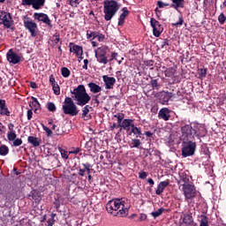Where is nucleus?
Returning a JSON list of instances; mask_svg holds the SVG:
<instances>
[{
	"instance_id": "nucleus-57",
	"label": "nucleus",
	"mask_w": 226,
	"mask_h": 226,
	"mask_svg": "<svg viewBox=\"0 0 226 226\" xmlns=\"http://www.w3.org/2000/svg\"><path fill=\"white\" fill-rule=\"evenodd\" d=\"M47 223L48 226H54V223H56V219H49Z\"/></svg>"
},
{
	"instance_id": "nucleus-22",
	"label": "nucleus",
	"mask_w": 226,
	"mask_h": 226,
	"mask_svg": "<svg viewBox=\"0 0 226 226\" xmlns=\"http://www.w3.org/2000/svg\"><path fill=\"white\" fill-rule=\"evenodd\" d=\"M29 197H31L33 200H35V202H40L41 200V192L38 190H33L29 193Z\"/></svg>"
},
{
	"instance_id": "nucleus-2",
	"label": "nucleus",
	"mask_w": 226,
	"mask_h": 226,
	"mask_svg": "<svg viewBox=\"0 0 226 226\" xmlns=\"http://www.w3.org/2000/svg\"><path fill=\"white\" fill-rule=\"evenodd\" d=\"M71 94H74V100L79 107H84V105H87L91 102V96L86 92L84 85H79L73 91H71Z\"/></svg>"
},
{
	"instance_id": "nucleus-28",
	"label": "nucleus",
	"mask_w": 226,
	"mask_h": 226,
	"mask_svg": "<svg viewBox=\"0 0 226 226\" xmlns=\"http://www.w3.org/2000/svg\"><path fill=\"white\" fill-rule=\"evenodd\" d=\"M45 5V0H34V4H32L34 10H40L41 6Z\"/></svg>"
},
{
	"instance_id": "nucleus-55",
	"label": "nucleus",
	"mask_w": 226,
	"mask_h": 226,
	"mask_svg": "<svg viewBox=\"0 0 226 226\" xmlns=\"http://www.w3.org/2000/svg\"><path fill=\"white\" fill-rule=\"evenodd\" d=\"M49 82L51 86L56 85L57 83L56 82V79L54 78V75H50L49 77Z\"/></svg>"
},
{
	"instance_id": "nucleus-34",
	"label": "nucleus",
	"mask_w": 226,
	"mask_h": 226,
	"mask_svg": "<svg viewBox=\"0 0 226 226\" xmlns=\"http://www.w3.org/2000/svg\"><path fill=\"white\" fill-rule=\"evenodd\" d=\"M150 86H152L153 89H160V84H158V79H153V78H151Z\"/></svg>"
},
{
	"instance_id": "nucleus-31",
	"label": "nucleus",
	"mask_w": 226,
	"mask_h": 226,
	"mask_svg": "<svg viewBox=\"0 0 226 226\" xmlns=\"http://www.w3.org/2000/svg\"><path fill=\"white\" fill-rule=\"evenodd\" d=\"M10 153V148L6 145H2L0 147V156H6Z\"/></svg>"
},
{
	"instance_id": "nucleus-4",
	"label": "nucleus",
	"mask_w": 226,
	"mask_h": 226,
	"mask_svg": "<svg viewBox=\"0 0 226 226\" xmlns=\"http://www.w3.org/2000/svg\"><path fill=\"white\" fill-rule=\"evenodd\" d=\"M64 114L68 116H79V109L71 97H66L64 100V104L62 107Z\"/></svg>"
},
{
	"instance_id": "nucleus-9",
	"label": "nucleus",
	"mask_w": 226,
	"mask_h": 226,
	"mask_svg": "<svg viewBox=\"0 0 226 226\" xmlns=\"http://www.w3.org/2000/svg\"><path fill=\"white\" fill-rule=\"evenodd\" d=\"M151 26L153 27L154 36L158 38L162 33H163V26L154 18L150 19Z\"/></svg>"
},
{
	"instance_id": "nucleus-20",
	"label": "nucleus",
	"mask_w": 226,
	"mask_h": 226,
	"mask_svg": "<svg viewBox=\"0 0 226 226\" xmlns=\"http://www.w3.org/2000/svg\"><path fill=\"white\" fill-rule=\"evenodd\" d=\"M169 186V181H162L159 183L157 189L155 190L156 195H162L163 193V190Z\"/></svg>"
},
{
	"instance_id": "nucleus-7",
	"label": "nucleus",
	"mask_w": 226,
	"mask_h": 226,
	"mask_svg": "<svg viewBox=\"0 0 226 226\" xmlns=\"http://www.w3.org/2000/svg\"><path fill=\"white\" fill-rule=\"evenodd\" d=\"M182 192L185 195V200H192L197 197V189L195 185L188 183L182 185Z\"/></svg>"
},
{
	"instance_id": "nucleus-56",
	"label": "nucleus",
	"mask_w": 226,
	"mask_h": 226,
	"mask_svg": "<svg viewBox=\"0 0 226 226\" xmlns=\"http://www.w3.org/2000/svg\"><path fill=\"white\" fill-rule=\"evenodd\" d=\"M27 119L28 121H31V119H33V109L27 110Z\"/></svg>"
},
{
	"instance_id": "nucleus-62",
	"label": "nucleus",
	"mask_w": 226,
	"mask_h": 226,
	"mask_svg": "<svg viewBox=\"0 0 226 226\" xmlns=\"http://www.w3.org/2000/svg\"><path fill=\"white\" fill-rule=\"evenodd\" d=\"M30 87H32V89H36V87H38V85H36L35 82L31 81L30 82Z\"/></svg>"
},
{
	"instance_id": "nucleus-46",
	"label": "nucleus",
	"mask_w": 226,
	"mask_h": 226,
	"mask_svg": "<svg viewBox=\"0 0 226 226\" xmlns=\"http://www.w3.org/2000/svg\"><path fill=\"white\" fill-rule=\"evenodd\" d=\"M41 126L44 130V132H46L47 136L50 137V135H52V130H50L49 127L45 126V124H41Z\"/></svg>"
},
{
	"instance_id": "nucleus-30",
	"label": "nucleus",
	"mask_w": 226,
	"mask_h": 226,
	"mask_svg": "<svg viewBox=\"0 0 226 226\" xmlns=\"http://www.w3.org/2000/svg\"><path fill=\"white\" fill-rule=\"evenodd\" d=\"M165 77H169L170 79H172L174 75H176V69L173 67L168 68L165 72Z\"/></svg>"
},
{
	"instance_id": "nucleus-3",
	"label": "nucleus",
	"mask_w": 226,
	"mask_h": 226,
	"mask_svg": "<svg viewBox=\"0 0 226 226\" xmlns=\"http://www.w3.org/2000/svg\"><path fill=\"white\" fill-rule=\"evenodd\" d=\"M119 11V4L115 0H105L103 2L104 20H112Z\"/></svg>"
},
{
	"instance_id": "nucleus-45",
	"label": "nucleus",
	"mask_w": 226,
	"mask_h": 226,
	"mask_svg": "<svg viewBox=\"0 0 226 226\" xmlns=\"http://www.w3.org/2000/svg\"><path fill=\"white\" fill-rule=\"evenodd\" d=\"M60 153H61L62 158L68 160V157H69L68 151H66L63 148H60Z\"/></svg>"
},
{
	"instance_id": "nucleus-32",
	"label": "nucleus",
	"mask_w": 226,
	"mask_h": 226,
	"mask_svg": "<svg viewBox=\"0 0 226 226\" xmlns=\"http://www.w3.org/2000/svg\"><path fill=\"white\" fill-rule=\"evenodd\" d=\"M107 56V50L104 48H98L97 51H95V57Z\"/></svg>"
},
{
	"instance_id": "nucleus-11",
	"label": "nucleus",
	"mask_w": 226,
	"mask_h": 226,
	"mask_svg": "<svg viewBox=\"0 0 226 226\" xmlns=\"http://www.w3.org/2000/svg\"><path fill=\"white\" fill-rule=\"evenodd\" d=\"M0 20H2V24H4V27L7 29L11 27L13 20H11V14H10V12H2V15H0Z\"/></svg>"
},
{
	"instance_id": "nucleus-19",
	"label": "nucleus",
	"mask_w": 226,
	"mask_h": 226,
	"mask_svg": "<svg viewBox=\"0 0 226 226\" xmlns=\"http://www.w3.org/2000/svg\"><path fill=\"white\" fill-rule=\"evenodd\" d=\"M162 96H163L162 104L169 105V101L172 100V98H176L177 95L172 92H163Z\"/></svg>"
},
{
	"instance_id": "nucleus-59",
	"label": "nucleus",
	"mask_w": 226,
	"mask_h": 226,
	"mask_svg": "<svg viewBox=\"0 0 226 226\" xmlns=\"http://www.w3.org/2000/svg\"><path fill=\"white\" fill-rule=\"evenodd\" d=\"M115 128H121V125H119V124H113L112 125H110L109 130L113 132Z\"/></svg>"
},
{
	"instance_id": "nucleus-48",
	"label": "nucleus",
	"mask_w": 226,
	"mask_h": 226,
	"mask_svg": "<svg viewBox=\"0 0 226 226\" xmlns=\"http://www.w3.org/2000/svg\"><path fill=\"white\" fill-rule=\"evenodd\" d=\"M13 146L15 147H19V146H22V139H15L13 141Z\"/></svg>"
},
{
	"instance_id": "nucleus-50",
	"label": "nucleus",
	"mask_w": 226,
	"mask_h": 226,
	"mask_svg": "<svg viewBox=\"0 0 226 226\" xmlns=\"http://www.w3.org/2000/svg\"><path fill=\"white\" fill-rule=\"evenodd\" d=\"M157 6H159V8H165V6H170V4H167V3H163L162 1H158L157 2Z\"/></svg>"
},
{
	"instance_id": "nucleus-44",
	"label": "nucleus",
	"mask_w": 226,
	"mask_h": 226,
	"mask_svg": "<svg viewBox=\"0 0 226 226\" xmlns=\"http://www.w3.org/2000/svg\"><path fill=\"white\" fill-rule=\"evenodd\" d=\"M83 167H85V170L87 172V176L91 175V164L87 162L83 164Z\"/></svg>"
},
{
	"instance_id": "nucleus-10",
	"label": "nucleus",
	"mask_w": 226,
	"mask_h": 226,
	"mask_svg": "<svg viewBox=\"0 0 226 226\" xmlns=\"http://www.w3.org/2000/svg\"><path fill=\"white\" fill-rule=\"evenodd\" d=\"M34 18L35 20H38L39 22H43L44 24H47L49 27H52V21L50 19H49V16L45 13H37L35 12L34 14Z\"/></svg>"
},
{
	"instance_id": "nucleus-36",
	"label": "nucleus",
	"mask_w": 226,
	"mask_h": 226,
	"mask_svg": "<svg viewBox=\"0 0 226 226\" xmlns=\"http://www.w3.org/2000/svg\"><path fill=\"white\" fill-rule=\"evenodd\" d=\"M163 211H165V208L161 207L157 211L152 212L151 215L154 216V218H158V216H161V215L163 214Z\"/></svg>"
},
{
	"instance_id": "nucleus-25",
	"label": "nucleus",
	"mask_w": 226,
	"mask_h": 226,
	"mask_svg": "<svg viewBox=\"0 0 226 226\" xmlns=\"http://www.w3.org/2000/svg\"><path fill=\"white\" fill-rule=\"evenodd\" d=\"M88 87L91 93H94V94H96V93H100V91H102V87L94 82L88 83Z\"/></svg>"
},
{
	"instance_id": "nucleus-42",
	"label": "nucleus",
	"mask_w": 226,
	"mask_h": 226,
	"mask_svg": "<svg viewBox=\"0 0 226 226\" xmlns=\"http://www.w3.org/2000/svg\"><path fill=\"white\" fill-rule=\"evenodd\" d=\"M34 0H22L21 4L23 6H33Z\"/></svg>"
},
{
	"instance_id": "nucleus-21",
	"label": "nucleus",
	"mask_w": 226,
	"mask_h": 226,
	"mask_svg": "<svg viewBox=\"0 0 226 226\" xmlns=\"http://www.w3.org/2000/svg\"><path fill=\"white\" fill-rule=\"evenodd\" d=\"M70 52L76 54L77 57H82V54H84L82 47L79 45H73L72 48H70Z\"/></svg>"
},
{
	"instance_id": "nucleus-51",
	"label": "nucleus",
	"mask_w": 226,
	"mask_h": 226,
	"mask_svg": "<svg viewBox=\"0 0 226 226\" xmlns=\"http://www.w3.org/2000/svg\"><path fill=\"white\" fill-rule=\"evenodd\" d=\"M183 22H184L183 17L180 16L179 19H178V22L172 23V26H183Z\"/></svg>"
},
{
	"instance_id": "nucleus-64",
	"label": "nucleus",
	"mask_w": 226,
	"mask_h": 226,
	"mask_svg": "<svg viewBox=\"0 0 226 226\" xmlns=\"http://www.w3.org/2000/svg\"><path fill=\"white\" fill-rule=\"evenodd\" d=\"M98 33L97 32H92V38L93 40H94V38H96L98 36Z\"/></svg>"
},
{
	"instance_id": "nucleus-49",
	"label": "nucleus",
	"mask_w": 226,
	"mask_h": 226,
	"mask_svg": "<svg viewBox=\"0 0 226 226\" xmlns=\"http://www.w3.org/2000/svg\"><path fill=\"white\" fill-rule=\"evenodd\" d=\"M132 147H139L140 146V139H132Z\"/></svg>"
},
{
	"instance_id": "nucleus-38",
	"label": "nucleus",
	"mask_w": 226,
	"mask_h": 226,
	"mask_svg": "<svg viewBox=\"0 0 226 226\" xmlns=\"http://www.w3.org/2000/svg\"><path fill=\"white\" fill-rule=\"evenodd\" d=\"M52 89H53L54 94H56V96H59V94H61V88L59 87V85L57 83L56 85L52 86Z\"/></svg>"
},
{
	"instance_id": "nucleus-15",
	"label": "nucleus",
	"mask_w": 226,
	"mask_h": 226,
	"mask_svg": "<svg viewBox=\"0 0 226 226\" xmlns=\"http://www.w3.org/2000/svg\"><path fill=\"white\" fill-rule=\"evenodd\" d=\"M133 119H128V118H125L122 121V123L119 124L120 126V132L122 130H125L126 132H130V128H132L133 127Z\"/></svg>"
},
{
	"instance_id": "nucleus-52",
	"label": "nucleus",
	"mask_w": 226,
	"mask_h": 226,
	"mask_svg": "<svg viewBox=\"0 0 226 226\" xmlns=\"http://www.w3.org/2000/svg\"><path fill=\"white\" fill-rule=\"evenodd\" d=\"M139 179H146V177H147V172H146V171L139 172Z\"/></svg>"
},
{
	"instance_id": "nucleus-47",
	"label": "nucleus",
	"mask_w": 226,
	"mask_h": 226,
	"mask_svg": "<svg viewBox=\"0 0 226 226\" xmlns=\"http://www.w3.org/2000/svg\"><path fill=\"white\" fill-rule=\"evenodd\" d=\"M226 17L225 14L221 13L218 17V21L220 24H225Z\"/></svg>"
},
{
	"instance_id": "nucleus-63",
	"label": "nucleus",
	"mask_w": 226,
	"mask_h": 226,
	"mask_svg": "<svg viewBox=\"0 0 226 226\" xmlns=\"http://www.w3.org/2000/svg\"><path fill=\"white\" fill-rule=\"evenodd\" d=\"M167 46H169V41L165 40V41H162V47L163 49V47H167Z\"/></svg>"
},
{
	"instance_id": "nucleus-17",
	"label": "nucleus",
	"mask_w": 226,
	"mask_h": 226,
	"mask_svg": "<svg viewBox=\"0 0 226 226\" xmlns=\"http://www.w3.org/2000/svg\"><path fill=\"white\" fill-rule=\"evenodd\" d=\"M32 100L33 101L29 102V107L35 114H38V110H41V105H40L38 99L35 97H32Z\"/></svg>"
},
{
	"instance_id": "nucleus-33",
	"label": "nucleus",
	"mask_w": 226,
	"mask_h": 226,
	"mask_svg": "<svg viewBox=\"0 0 226 226\" xmlns=\"http://www.w3.org/2000/svg\"><path fill=\"white\" fill-rule=\"evenodd\" d=\"M132 133H133L134 135H137L138 137H140V135H142V132L140 131V128L135 126V124L132 127Z\"/></svg>"
},
{
	"instance_id": "nucleus-18",
	"label": "nucleus",
	"mask_w": 226,
	"mask_h": 226,
	"mask_svg": "<svg viewBox=\"0 0 226 226\" xmlns=\"http://www.w3.org/2000/svg\"><path fill=\"white\" fill-rule=\"evenodd\" d=\"M0 115L10 116V109H8V106H6L5 100H0Z\"/></svg>"
},
{
	"instance_id": "nucleus-23",
	"label": "nucleus",
	"mask_w": 226,
	"mask_h": 226,
	"mask_svg": "<svg viewBox=\"0 0 226 226\" xmlns=\"http://www.w3.org/2000/svg\"><path fill=\"white\" fill-rule=\"evenodd\" d=\"M89 109H91V107L89 105H86L82 109L81 117L84 119V121H89V119L92 117L89 114Z\"/></svg>"
},
{
	"instance_id": "nucleus-13",
	"label": "nucleus",
	"mask_w": 226,
	"mask_h": 226,
	"mask_svg": "<svg viewBox=\"0 0 226 226\" xmlns=\"http://www.w3.org/2000/svg\"><path fill=\"white\" fill-rule=\"evenodd\" d=\"M6 57L7 61H9V63H11L12 64H19V62L21 59V57L17 55V53L13 52V49H10L7 52Z\"/></svg>"
},
{
	"instance_id": "nucleus-60",
	"label": "nucleus",
	"mask_w": 226,
	"mask_h": 226,
	"mask_svg": "<svg viewBox=\"0 0 226 226\" xmlns=\"http://www.w3.org/2000/svg\"><path fill=\"white\" fill-rule=\"evenodd\" d=\"M96 38H97L98 41H103V40H105V35L99 34Z\"/></svg>"
},
{
	"instance_id": "nucleus-8",
	"label": "nucleus",
	"mask_w": 226,
	"mask_h": 226,
	"mask_svg": "<svg viewBox=\"0 0 226 226\" xmlns=\"http://www.w3.org/2000/svg\"><path fill=\"white\" fill-rule=\"evenodd\" d=\"M24 26L29 31L31 36L35 38L38 35V25L33 20L24 21Z\"/></svg>"
},
{
	"instance_id": "nucleus-43",
	"label": "nucleus",
	"mask_w": 226,
	"mask_h": 226,
	"mask_svg": "<svg viewBox=\"0 0 226 226\" xmlns=\"http://www.w3.org/2000/svg\"><path fill=\"white\" fill-rule=\"evenodd\" d=\"M48 110H49V112H56V104L48 102Z\"/></svg>"
},
{
	"instance_id": "nucleus-5",
	"label": "nucleus",
	"mask_w": 226,
	"mask_h": 226,
	"mask_svg": "<svg viewBox=\"0 0 226 226\" xmlns=\"http://www.w3.org/2000/svg\"><path fill=\"white\" fill-rule=\"evenodd\" d=\"M195 149H197V143L193 140L183 141L182 156L188 158V156H193L195 154Z\"/></svg>"
},
{
	"instance_id": "nucleus-39",
	"label": "nucleus",
	"mask_w": 226,
	"mask_h": 226,
	"mask_svg": "<svg viewBox=\"0 0 226 226\" xmlns=\"http://www.w3.org/2000/svg\"><path fill=\"white\" fill-rule=\"evenodd\" d=\"M7 139L10 142H13L17 139V133L8 132Z\"/></svg>"
},
{
	"instance_id": "nucleus-37",
	"label": "nucleus",
	"mask_w": 226,
	"mask_h": 226,
	"mask_svg": "<svg viewBox=\"0 0 226 226\" xmlns=\"http://www.w3.org/2000/svg\"><path fill=\"white\" fill-rule=\"evenodd\" d=\"M61 73H62V75L66 79V78L70 77V74H71L72 72H70V69H68V68H66V67H63V68L61 69Z\"/></svg>"
},
{
	"instance_id": "nucleus-35",
	"label": "nucleus",
	"mask_w": 226,
	"mask_h": 226,
	"mask_svg": "<svg viewBox=\"0 0 226 226\" xmlns=\"http://www.w3.org/2000/svg\"><path fill=\"white\" fill-rule=\"evenodd\" d=\"M98 63H101L102 64H107L109 63V59H107V56H95Z\"/></svg>"
},
{
	"instance_id": "nucleus-54",
	"label": "nucleus",
	"mask_w": 226,
	"mask_h": 226,
	"mask_svg": "<svg viewBox=\"0 0 226 226\" xmlns=\"http://www.w3.org/2000/svg\"><path fill=\"white\" fill-rule=\"evenodd\" d=\"M78 174H79V176H80L81 177H84V174H86V167H84V169L79 168Z\"/></svg>"
},
{
	"instance_id": "nucleus-53",
	"label": "nucleus",
	"mask_w": 226,
	"mask_h": 226,
	"mask_svg": "<svg viewBox=\"0 0 226 226\" xmlns=\"http://www.w3.org/2000/svg\"><path fill=\"white\" fill-rule=\"evenodd\" d=\"M53 38H54L55 45H57V43H58L59 41H61V38H59V34H56L53 36Z\"/></svg>"
},
{
	"instance_id": "nucleus-6",
	"label": "nucleus",
	"mask_w": 226,
	"mask_h": 226,
	"mask_svg": "<svg viewBox=\"0 0 226 226\" xmlns=\"http://www.w3.org/2000/svg\"><path fill=\"white\" fill-rule=\"evenodd\" d=\"M181 139L184 141L193 140L195 139V135L197 134V131L192 127L191 124H185L181 127Z\"/></svg>"
},
{
	"instance_id": "nucleus-12",
	"label": "nucleus",
	"mask_w": 226,
	"mask_h": 226,
	"mask_svg": "<svg viewBox=\"0 0 226 226\" xmlns=\"http://www.w3.org/2000/svg\"><path fill=\"white\" fill-rule=\"evenodd\" d=\"M180 226H197V223L193 221L192 214H185Z\"/></svg>"
},
{
	"instance_id": "nucleus-1",
	"label": "nucleus",
	"mask_w": 226,
	"mask_h": 226,
	"mask_svg": "<svg viewBox=\"0 0 226 226\" xmlns=\"http://www.w3.org/2000/svg\"><path fill=\"white\" fill-rule=\"evenodd\" d=\"M106 211L110 215H113V216L124 218V216H128L130 204H128V200L123 201L121 200H111L106 204Z\"/></svg>"
},
{
	"instance_id": "nucleus-29",
	"label": "nucleus",
	"mask_w": 226,
	"mask_h": 226,
	"mask_svg": "<svg viewBox=\"0 0 226 226\" xmlns=\"http://www.w3.org/2000/svg\"><path fill=\"white\" fill-rule=\"evenodd\" d=\"M200 226H209V221L207 220V216L205 215H200Z\"/></svg>"
},
{
	"instance_id": "nucleus-27",
	"label": "nucleus",
	"mask_w": 226,
	"mask_h": 226,
	"mask_svg": "<svg viewBox=\"0 0 226 226\" xmlns=\"http://www.w3.org/2000/svg\"><path fill=\"white\" fill-rule=\"evenodd\" d=\"M171 8H174L175 10H177L178 8H183V4L185 3V0H171Z\"/></svg>"
},
{
	"instance_id": "nucleus-41",
	"label": "nucleus",
	"mask_w": 226,
	"mask_h": 226,
	"mask_svg": "<svg viewBox=\"0 0 226 226\" xmlns=\"http://www.w3.org/2000/svg\"><path fill=\"white\" fill-rule=\"evenodd\" d=\"M199 72V79H206V75H207V69H200Z\"/></svg>"
},
{
	"instance_id": "nucleus-24",
	"label": "nucleus",
	"mask_w": 226,
	"mask_h": 226,
	"mask_svg": "<svg viewBox=\"0 0 226 226\" xmlns=\"http://www.w3.org/2000/svg\"><path fill=\"white\" fill-rule=\"evenodd\" d=\"M123 13L119 16L118 19V26H123L124 24V19H126L127 15H129L130 11L126 7L122 9Z\"/></svg>"
},
{
	"instance_id": "nucleus-16",
	"label": "nucleus",
	"mask_w": 226,
	"mask_h": 226,
	"mask_svg": "<svg viewBox=\"0 0 226 226\" xmlns=\"http://www.w3.org/2000/svg\"><path fill=\"white\" fill-rule=\"evenodd\" d=\"M158 117L163 121H169V119H170V109L168 108L161 109L158 113Z\"/></svg>"
},
{
	"instance_id": "nucleus-40",
	"label": "nucleus",
	"mask_w": 226,
	"mask_h": 226,
	"mask_svg": "<svg viewBox=\"0 0 226 226\" xmlns=\"http://www.w3.org/2000/svg\"><path fill=\"white\" fill-rule=\"evenodd\" d=\"M114 117H117L118 124H121L123 123V119H124V114L118 113L115 115Z\"/></svg>"
},
{
	"instance_id": "nucleus-61",
	"label": "nucleus",
	"mask_w": 226,
	"mask_h": 226,
	"mask_svg": "<svg viewBox=\"0 0 226 226\" xmlns=\"http://www.w3.org/2000/svg\"><path fill=\"white\" fill-rule=\"evenodd\" d=\"M9 128V132H15V131L13 130V128H15V125L13 124H10L8 125Z\"/></svg>"
},
{
	"instance_id": "nucleus-14",
	"label": "nucleus",
	"mask_w": 226,
	"mask_h": 226,
	"mask_svg": "<svg viewBox=\"0 0 226 226\" xmlns=\"http://www.w3.org/2000/svg\"><path fill=\"white\" fill-rule=\"evenodd\" d=\"M102 79L105 84V89H114V85L116 84V78L104 75Z\"/></svg>"
},
{
	"instance_id": "nucleus-26",
	"label": "nucleus",
	"mask_w": 226,
	"mask_h": 226,
	"mask_svg": "<svg viewBox=\"0 0 226 226\" xmlns=\"http://www.w3.org/2000/svg\"><path fill=\"white\" fill-rule=\"evenodd\" d=\"M27 141L29 142V144H32L34 147H38L41 142L40 139L34 136H29L27 138Z\"/></svg>"
},
{
	"instance_id": "nucleus-58",
	"label": "nucleus",
	"mask_w": 226,
	"mask_h": 226,
	"mask_svg": "<svg viewBox=\"0 0 226 226\" xmlns=\"http://www.w3.org/2000/svg\"><path fill=\"white\" fill-rule=\"evenodd\" d=\"M147 219V215H146V214H141L140 215H139V221L140 222H144V221H146Z\"/></svg>"
}]
</instances>
